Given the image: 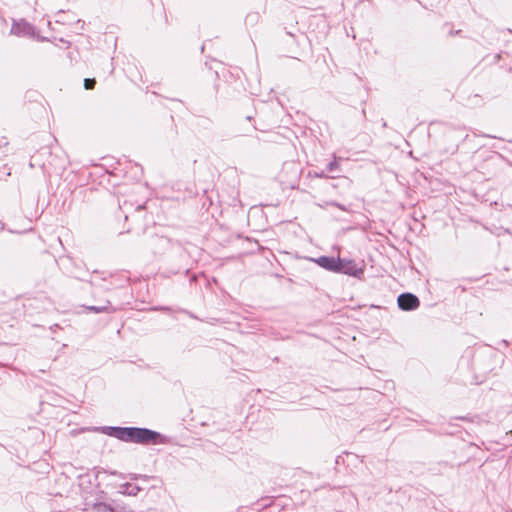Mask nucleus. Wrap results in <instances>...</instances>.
Returning a JSON list of instances; mask_svg holds the SVG:
<instances>
[{
  "instance_id": "11",
  "label": "nucleus",
  "mask_w": 512,
  "mask_h": 512,
  "mask_svg": "<svg viewBox=\"0 0 512 512\" xmlns=\"http://www.w3.org/2000/svg\"><path fill=\"white\" fill-rule=\"evenodd\" d=\"M117 512H135L133 510H121V511H117Z\"/></svg>"
},
{
  "instance_id": "2",
  "label": "nucleus",
  "mask_w": 512,
  "mask_h": 512,
  "mask_svg": "<svg viewBox=\"0 0 512 512\" xmlns=\"http://www.w3.org/2000/svg\"><path fill=\"white\" fill-rule=\"evenodd\" d=\"M11 34L17 37L29 38L36 36L34 27L25 20L14 21L11 27Z\"/></svg>"
},
{
  "instance_id": "4",
  "label": "nucleus",
  "mask_w": 512,
  "mask_h": 512,
  "mask_svg": "<svg viewBox=\"0 0 512 512\" xmlns=\"http://www.w3.org/2000/svg\"><path fill=\"white\" fill-rule=\"evenodd\" d=\"M397 302L399 308L405 311L415 310L420 305L419 299L411 293H403L399 295Z\"/></svg>"
},
{
  "instance_id": "5",
  "label": "nucleus",
  "mask_w": 512,
  "mask_h": 512,
  "mask_svg": "<svg viewBox=\"0 0 512 512\" xmlns=\"http://www.w3.org/2000/svg\"><path fill=\"white\" fill-rule=\"evenodd\" d=\"M320 267L337 273L339 270L338 265L340 264V258H334V257H328V256H321L314 260Z\"/></svg>"
},
{
  "instance_id": "10",
  "label": "nucleus",
  "mask_w": 512,
  "mask_h": 512,
  "mask_svg": "<svg viewBox=\"0 0 512 512\" xmlns=\"http://www.w3.org/2000/svg\"><path fill=\"white\" fill-rule=\"evenodd\" d=\"M89 309L92 310V311H95V312H101L103 310L102 308H98V307H95V306H91Z\"/></svg>"
},
{
  "instance_id": "8",
  "label": "nucleus",
  "mask_w": 512,
  "mask_h": 512,
  "mask_svg": "<svg viewBox=\"0 0 512 512\" xmlns=\"http://www.w3.org/2000/svg\"><path fill=\"white\" fill-rule=\"evenodd\" d=\"M338 166H339L338 161H337V160H334V161H332V162H330V163L328 164V166H327V170H328L329 172H332V171L336 170V169L338 168Z\"/></svg>"
},
{
  "instance_id": "7",
  "label": "nucleus",
  "mask_w": 512,
  "mask_h": 512,
  "mask_svg": "<svg viewBox=\"0 0 512 512\" xmlns=\"http://www.w3.org/2000/svg\"><path fill=\"white\" fill-rule=\"evenodd\" d=\"M92 512H117L110 506L104 503L95 504L92 508Z\"/></svg>"
},
{
  "instance_id": "9",
  "label": "nucleus",
  "mask_w": 512,
  "mask_h": 512,
  "mask_svg": "<svg viewBox=\"0 0 512 512\" xmlns=\"http://www.w3.org/2000/svg\"><path fill=\"white\" fill-rule=\"evenodd\" d=\"M95 85L94 79H85L84 80V86L86 89H92Z\"/></svg>"
},
{
  "instance_id": "6",
  "label": "nucleus",
  "mask_w": 512,
  "mask_h": 512,
  "mask_svg": "<svg viewBox=\"0 0 512 512\" xmlns=\"http://www.w3.org/2000/svg\"><path fill=\"white\" fill-rule=\"evenodd\" d=\"M139 491V488L135 484L127 483L121 487V493L135 496Z\"/></svg>"
},
{
  "instance_id": "3",
  "label": "nucleus",
  "mask_w": 512,
  "mask_h": 512,
  "mask_svg": "<svg viewBox=\"0 0 512 512\" xmlns=\"http://www.w3.org/2000/svg\"><path fill=\"white\" fill-rule=\"evenodd\" d=\"M338 267L339 270L337 273H343L357 278H360L364 273V269L362 267H358L354 260L340 258V264Z\"/></svg>"
},
{
  "instance_id": "1",
  "label": "nucleus",
  "mask_w": 512,
  "mask_h": 512,
  "mask_svg": "<svg viewBox=\"0 0 512 512\" xmlns=\"http://www.w3.org/2000/svg\"><path fill=\"white\" fill-rule=\"evenodd\" d=\"M102 431L112 437L120 439L122 441L134 442V443H158V439L161 435L155 431L146 428H135V427H103Z\"/></svg>"
}]
</instances>
